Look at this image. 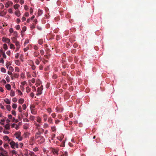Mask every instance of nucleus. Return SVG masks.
I'll list each match as a JSON object with an SVG mask.
<instances>
[{"instance_id":"obj_30","label":"nucleus","mask_w":156,"mask_h":156,"mask_svg":"<svg viewBox=\"0 0 156 156\" xmlns=\"http://www.w3.org/2000/svg\"><path fill=\"white\" fill-rule=\"evenodd\" d=\"M30 89L29 87H27L26 88V90L27 93H28L30 91Z\"/></svg>"},{"instance_id":"obj_23","label":"nucleus","mask_w":156,"mask_h":156,"mask_svg":"<svg viewBox=\"0 0 156 156\" xmlns=\"http://www.w3.org/2000/svg\"><path fill=\"white\" fill-rule=\"evenodd\" d=\"M5 128L7 129H10V126L9 124H6L5 126Z\"/></svg>"},{"instance_id":"obj_24","label":"nucleus","mask_w":156,"mask_h":156,"mask_svg":"<svg viewBox=\"0 0 156 156\" xmlns=\"http://www.w3.org/2000/svg\"><path fill=\"white\" fill-rule=\"evenodd\" d=\"M10 95L11 96H15V92L14 91H12V90L11 91Z\"/></svg>"},{"instance_id":"obj_55","label":"nucleus","mask_w":156,"mask_h":156,"mask_svg":"<svg viewBox=\"0 0 156 156\" xmlns=\"http://www.w3.org/2000/svg\"><path fill=\"white\" fill-rule=\"evenodd\" d=\"M12 152L13 154H17V152L15 150H12Z\"/></svg>"},{"instance_id":"obj_17","label":"nucleus","mask_w":156,"mask_h":156,"mask_svg":"<svg viewBox=\"0 0 156 156\" xmlns=\"http://www.w3.org/2000/svg\"><path fill=\"white\" fill-rule=\"evenodd\" d=\"M17 37H14L12 38V41L13 42L15 43V42H16L17 41H16L17 38Z\"/></svg>"},{"instance_id":"obj_44","label":"nucleus","mask_w":156,"mask_h":156,"mask_svg":"<svg viewBox=\"0 0 156 156\" xmlns=\"http://www.w3.org/2000/svg\"><path fill=\"white\" fill-rule=\"evenodd\" d=\"M18 110L20 112H22V108H21V106H19L18 107Z\"/></svg>"},{"instance_id":"obj_59","label":"nucleus","mask_w":156,"mask_h":156,"mask_svg":"<svg viewBox=\"0 0 156 156\" xmlns=\"http://www.w3.org/2000/svg\"><path fill=\"white\" fill-rule=\"evenodd\" d=\"M9 70H10L11 71H13V69L12 67V66H10V67H9Z\"/></svg>"},{"instance_id":"obj_60","label":"nucleus","mask_w":156,"mask_h":156,"mask_svg":"<svg viewBox=\"0 0 156 156\" xmlns=\"http://www.w3.org/2000/svg\"><path fill=\"white\" fill-rule=\"evenodd\" d=\"M0 62L1 63H3L4 62V60L2 58H1L0 60Z\"/></svg>"},{"instance_id":"obj_38","label":"nucleus","mask_w":156,"mask_h":156,"mask_svg":"<svg viewBox=\"0 0 156 156\" xmlns=\"http://www.w3.org/2000/svg\"><path fill=\"white\" fill-rule=\"evenodd\" d=\"M8 12L11 13H13L12 10V9L10 8L8 10Z\"/></svg>"},{"instance_id":"obj_36","label":"nucleus","mask_w":156,"mask_h":156,"mask_svg":"<svg viewBox=\"0 0 156 156\" xmlns=\"http://www.w3.org/2000/svg\"><path fill=\"white\" fill-rule=\"evenodd\" d=\"M4 147L5 148H7L9 147V146L7 144H4Z\"/></svg>"},{"instance_id":"obj_52","label":"nucleus","mask_w":156,"mask_h":156,"mask_svg":"<svg viewBox=\"0 0 156 156\" xmlns=\"http://www.w3.org/2000/svg\"><path fill=\"white\" fill-rule=\"evenodd\" d=\"M30 14H32L33 13V9L32 8H30Z\"/></svg>"},{"instance_id":"obj_63","label":"nucleus","mask_w":156,"mask_h":156,"mask_svg":"<svg viewBox=\"0 0 156 156\" xmlns=\"http://www.w3.org/2000/svg\"><path fill=\"white\" fill-rule=\"evenodd\" d=\"M6 80L8 82H9L10 81V79L8 76L6 77Z\"/></svg>"},{"instance_id":"obj_37","label":"nucleus","mask_w":156,"mask_h":156,"mask_svg":"<svg viewBox=\"0 0 156 156\" xmlns=\"http://www.w3.org/2000/svg\"><path fill=\"white\" fill-rule=\"evenodd\" d=\"M48 124L47 123H45L44 125V128H46L48 127Z\"/></svg>"},{"instance_id":"obj_11","label":"nucleus","mask_w":156,"mask_h":156,"mask_svg":"<svg viewBox=\"0 0 156 156\" xmlns=\"http://www.w3.org/2000/svg\"><path fill=\"white\" fill-rule=\"evenodd\" d=\"M14 136L16 138H18L20 136V133H16L14 134Z\"/></svg>"},{"instance_id":"obj_9","label":"nucleus","mask_w":156,"mask_h":156,"mask_svg":"<svg viewBox=\"0 0 156 156\" xmlns=\"http://www.w3.org/2000/svg\"><path fill=\"white\" fill-rule=\"evenodd\" d=\"M4 101L7 104H10L11 103L10 101L7 98L4 99Z\"/></svg>"},{"instance_id":"obj_28","label":"nucleus","mask_w":156,"mask_h":156,"mask_svg":"<svg viewBox=\"0 0 156 156\" xmlns=\"http://www.w3.org/2000/svg\"><path fill=\"white\" fill-rule=\"evenodd\" d=\"M1 70L2 72L4 73H5L6 72L5 69L3 67H2L1 68Z\"/></svg>"},{"instance_id":"obj_49","label":"nucleus","mask_w":156,"mask_h":156,"mask_svg":"<svg viewBox=\"0 0 156 156\" xmlns=\"http://www.w3.org/2000/svg\"><path fill=\"white\" fill-rule=\"evenodd\" d=\"M12 101L14 102H16L17 101V99L16 98H14L12 99Z\"/></svg>"},{"instance_id":"obj_3","label":"nucleus","mask_w":156,"mask_h":156,"mask_svg":"<svg viewBox=\"0 0 156 156\" xmlns=\"http://www.w3.org/2000/svg\"><path fill=\"white\" fill-rule=\"evenodd\" d=\"M13 4V3L12 1H8L5 4V7L6 8H8L10 5H12Z\"/></svg>"},{"instance_id":"obj_27","label":"nucleus","mask_w":156,"mask_h":156,"mask_svg":"<svg viewBox=\"0 0 156 156\" xmlns=\"http://www.w3.org/2000/svg\"><path fill=\"white\" fill-rule=\"evenodd\" d=\"M6 108L9 111H10L11 109V106L10 105H6Z\"/></svg>"},{"instance_id":"obj_64","label":"nucleus","mask_w":156,"mask_h":156,"mask_svg":"<svg viewBox=\"0 0 156 156\" xmlns=\"http://www.w3.org/2000/svg\"><path fill=\"white\" fill-rule=\"evenodd\" d=\"M0 156H8L7 155L4 154L2 153H0Z\"/></svg>"},{"instance_id":"obj_43","label":"nucleus","mask_w":156,"mask_h":156,"mask_svg":"<svg viewBox=\"0 0 156 156\" xmlns=\"http://www.w3.org/2000/svg\"><path fill=\"white\" fill-rule=\"evenodd\" d=\"M24 110L26 109L27 106L25 104H23L22 106Z\"/></svg>"},{"instance_id":"obj_57","label":"nucleus","mask_w":156,"mask_h":156,"mask_svg":"<svg viewBox=\"0 0 156 156\" xmlns=\"http://www.w3.org/2000/svg\"><path fill=\"white\" fill-rule=\"evenodd\" d=\"M19 53H17L15 55V58H18L19 56Z\"/></svg>"},{"instance_id":"obj_19","label":"nucleus","mask_w":156,"mask_h":156,"mask_svg":"<svg viewBox=\"0 0 156 156\" xmlns=\"http://www.w3.org/2000/svg\"><path fill=\"white\" fill-rule=\"evenodd\" d=\"M37 129H39V128H40V125H39V124H37V123L36 122H35V123H34Z\"/></svg>"},{"instance_id":"obj_51","label":"nucleus","mask_w":156,"mask_h":156,"mask_svg":"<svg viewBox=\"0 0 156 156\" xmlns=\"http://www.w3.org/2000/svg\"><path fill=\"white\" fill-rule=\"evenodd\" d=\"M15 70L16 72H18L19 71L20 69L18 67H16L15 68Z\"/></svg>"},{"instance_id":"obj_40","label":"nucleus","mask_w":156,"mask_h":156,"mask_svg":"<svg viewBox=\"0 0 156 156\" xmlns=\"http://www.w3.org/2000/svg\"><path fill=\"white\" fill-rule=\"evenodd\" d=\"M39 136L38 135H37L36 134H35V139H38V138H39L40 136Z\"/></svg>"},{"instance_id":"obj_32","label":"nucleus","mask_w":156,"mask_h":156,"mask_svg":"<svg viewBox=\"0 0 156 156\" xmlns=\"http://www.w3.org/2000/svg\"><path fill=\"white\" fill-rule=\"evenodd\" d=\"M17 107V105L16 104H13L12 105V107L13 109H16Z\"/></svg>"},{"instance_id":"obj_5","label":"nucleus","mask_w":156,"mask_h":156,"mask_svg":"<svg viewBox=\"0 0 156 156\" xmlns=\"http://www.w3.org/2000/svg\"><path fill=\"white\" fill-rule=\"evenodd\" d=\"M30 61L32 63L31 65H30V66H31V69L33 70H35L36 68V67L35 66V65L34 64L33 62L31 60H30Z\"/></svg>"},{"instance_id":"obj_45","label":"nucleus","mask_w":156,"mask_h":156,"mask_svg":"<svg viewBox=\"0 0 156 156\" xmlns=\"http://www.w3.org/2000/svg\"><path fill=\"white\" fill-rule=\"evenodd\" d=\"M3 58H6V56L5 54V53H3L2 54Z\"/></svg>"},{"instance_id":"obj_2","label":"nucleus","mask_w":156,"mask_h":156,"mask_svg":"<svg viewBox=\"0 0 156 156\" xmlns=\"http://www.w3.org/2000/svg\"><path fill=\"white\" fill-rule=\"evenodd\" d=\"M39 137L40 138L38 139L37 141L39 144H42L44 142L45 139L42 136H41Z\"/></svg>"},{"instance_id":"obj_6","label":"nucleus","mask_w":156,"mask_h":156,"mask_svg":"<svg viewBox=\"0 0 156 156\" xmlns=\"http://www.w3.org/2000/svg\"><path fill=\"white\" fill-rule=\"evenodd\" d=\"M3 139L5 141H8V143H9L10 141V140L9 139V137L7 136H3Z\"/></svg>"},{"instance_id":"obj_22","label":"nucleus","mask_w":156,"mask_h":156,"mask_svg":"<svg viewBox=\"0 0 156 156\" xmlns=\"http://www.w3.org/2000/svg\"><path fill=\"white\" fill-rule=\"evenodd\" d=\"M52 120H53V119L51 118V117H50L48 119V121L50 123H53Z\"/></svg>"},{"instance_id":"obj_46","label":"nucleus","mask_w":156,"mask_h":156,"mask_svg":"<svg viewBox=\"0 0 156 156\" xmlns=\"http://www.w3.org/2000/svg\"><path fill=\"white\" fill-rule=\"evenodd\" d=\"M5 121V120L4 119H2L1 120V121L0 122V124L1 125H3L4 124V122Z\"/></svg>"},{"instance_id":"obj_8","label":"nucleus","mask_w":156,"mask_h":156,"mask_svg":"<svg viewBox=\"0 0 156 156\" xmlns=\"http://www.w3.org/2000/svg\"><path fill=\"white\" fill-rule=\"evenodd\" d=\"M15 14L17 16L19 17L20 15V11L18 10L16 11L15 12Z\"/></svg>"},{"instance_id":"obj_1","label":"nucleus","mask_w":156,"mask_h":156,"mask_svg":"<svg viewBox=\"0 0 156 156\" xmlns=\"http://www.w3.org/2000/svg\"><path fill=\"white\" fill-rule=\"evenodd\" d=\"M11 145V148L13 149L15 148V147H16V148H18L19 147V145L17 144V143H15L13 141H12L9 143Z\"/></svg>"},{"instance_id":"obj_18","label":"nucleus","mask_w":156,"mask_h":156,"mask_svg":"<svg viewBox=\"0 0 156 156\" xmlns=\"http://www.w3.org/2000/svg\"><path fill=\"white\" fill-rule=\"evenodd\" d=\"M20 6V5L18 4H16L14 5V8L15 9H18Z\"/></svg>"},{"instance_id":"obj_16","label":"nucleus","mask_w":156,"mask_h":156,"mask_svg":"<svg viewBox=\"0 0 156 156\" xmlns=\"http://www.w3.org/2000/svg\"><path fill=\"white\" fill-rule=\"evenodd\" d=\"M26 27L25 26L23 27L22 28V30L21 32V33L22 34L26 30Z\"/></svg>"},{"instance_id":"obj_10","label":"nucleus","mask_w":156,"mask_h":156,"mask_svg":"<svg viewBox=\"0 0 156 156\" xmlns=\"http://www.w3.org/2000/svg\"><path fill=\"white\" fill-rule=\"evenodd\" d=\"M6 88L9 90L11 89V86L9 84H7L5 85Z\"/></svg>"},{"instance_id":"obj_13","label":"nucleus","mask_w":156,"mask_h":156,"mask_svg":"<svg viewBox=\"0 0 156 156\" xmlns=\"http://www.w3.org/2000/svg\"><path fill=\"white\" fill-rule=\"evenodd\" d=\"M44 120V122H46L47 119V115L46 114H44L43 115Z\"/></svg>"},{"instance_id":"obj_61","label":"nucleus","mask_w":156,"mask_h":156,"mask_svg":"<svg viewBox=\"0 0 156 156\" xmlns=\"http://www.w3.org/2000/svg\"><path fill=\"white\" fill-rule=\"evenodd\" d=\"M9 31L10 33H12L13 32V29L12 28H10L9 30Z\"/></svg>"},{"instance_id":"obj_58","label":"nucleus","mask_w":156,"mask_h":156,"mask_svg":"<svg viewBox=\"0 0 156 156\" xmlns=\"http://www.w3.org/2000/svg\"><path fill=\"white\" fill-rule=\"evenodd\" d=\"M33 150L34 151H37L38 150V148L37 147H36L33 149Z\"/></svg>"},{"instance_id":"obj_39","label":"nucleus","mask_w":156,"mask_h":156,"mask_svg":"<svg viewBox=\"0 0 156 156\" xmlns=\"http://www.w3.org/2000/svg\"><path fill=\"white\" fill-rule=\"evenodd\" d=\"M15 43L16 46L18 47L20 46L19 42L18 41H17L16 42H15Z\"/></svg>"},{"instance_id":"obj_47","label":"nucleus","mask_w":156,"mask_h":156,"mask_svg":"<svg viewBox=\"0 0 156 156\" xmlns=\"http://www.w3.org/2000/svg\"><path fill=\"white\" fill-rule=\"evenodd\" d=\"M12 114L13 115H14L15 116L16 115V114L15 111L14 110H12Z\"/></svg>"},{"instance_id":"obj_56","label":"nucleus","mask_w":156,"mask_h":156,"mask_svg":"<svg viewBox=\"0 0 156 156\" xmlns=\"http://www.w3.org/2000/svg\"><path fill=\"white\" fill-rule=\"evenodd\" d=\"M37 20L36 19H35L34 21V22L33 23V24H35L37 23Z\"/></svg>"},{"instance_id":"obj_21","label":"nucleus","mask_w":156,"mask_h":156,"mask_svg":"<svg viewBox=\"0 0 156 156\" xmlns=\"http://www.w3.org/2000/svg\"><path fill=\"white\" fill-rule=\"evenodd\" d=\"M52 151L54 154H57L58 151V150L55 149H53L52 150Z\"/></svg>"},{"instance_id":"obj_35","label":"nucleus","mask_w":156,"mask_h":156,"mask_svg":"<svg viewBox=\"0 0 156 156\" xmlns=\"http://www.w3.org/2000/svg\"><path fill=\"white\" fill-rule=\"evenodd\" d=\"M13 34L15 37H17L18 34H17V33L16 31H14L13 33Z\"/></svg>"},{"instance_id":"obj_34","label":"nucleus","mask_w":156,"mask_h":156,"mask_svg":"<svg viewBox=\"0 0 156 156\" xmlns=\"http://www.w3.org/2000/svg\"><path fill=\"white\" fill-rule=\"evenodd\" d=\"M51 129L53 131H55L56 130L55 127V126H52L51 127Z\"/></svg>"},{"instance_id":"obj_29","label":"nucleus","mask_w":156,"mask_h":156,"mask_svg":"<svg viewBox=\"0 0 156 156\" xmlns=\"http://www.w3.org/2000/svg\"><path fill=\"white\" fill-rule=\"evenodd\" d=\"M41 119L40 117H38L37 118V122L41 123Z\"/></svg>"},{"instance_id":"obj_50","label":"nucleus","mask_w":156,"mask_h":156,"mask_svg":"<svg viewBox=\"0 0 156 156\" xmlns=\"http://www.w3.org/2000/svg\"><path fill=\"white\" fill-rule=\"evenodd\" d=\"M35 63L37 65H38L39 64L40 62L38 59H36L35 61Z\"/></svg>"},{"instance_id":"obj_25","label":"nucleus","mask_w":156,"mask_h":156,"mask_svg":"<svg viewBox=\"0 0 156 156\" xmlns=\"http://www.w3.org/2000/svg\"><path fill=\"white\" fill-rule=\"evenodd\" d=\"M3 48L5 50H6L8 49V46L6 44H4L3 46Z\"/></svg>"},{"instance_id":"obj_4","label":"nucleus","mask_w":156,"mask_h":156,"mask_svg":"<svg viewBox=\"0 0 156 156\" xmlns=\"http://www.w3.org/2000/svg\"><path fill=\"white\" fill-rule=\"evenodd\" d=\"M2 41H3L7 43L9 42L10 41V40L9 39L4 37H2Z\"/></svg>"},{"instance_id":"obj_62","label":"nucleus","mask_w":156,"mask_h":156,"mask_svg":"<svg viewBox=\"0 0 156 156\" xmlns=\"http://www.w3.org/2000/svg\"><path fill=\"white\" fill-rule=\"evenodd\" d=\"M29 49L28 47H27L26 48L24 49V51L25 52L26 51Z\"/></svg>"},{"instance_id":"obj_41","label":"nucleus","mask_w":156,"mask_h":156,"mask_svg":"<svg viewBox=\"0 0 156 156\" xmlns=\"http://www.w3.org/2000/svg\"><path fill=\"white\" fill-rule=\"evenodd\" d=\"M13 76L15 78H17L19 76V74L17 73H14L13 75Z\"/></svg>"},{"instance_id":"obj_48","label":"nucleus","mask_w":156,"mask_h":156,"mask_svg":"<svg viewBox=\"0 0 156 156\" xmlns=\"http://www.w3.org/2000/svg\"><path fill=\"white\" fill-rule=\"evenodd\" d=\"M47 110L48 113H50L51 112V108H48L47 109Z\"/></svg>"},{"instance_id":"obj_20","label":"nucleus","mask_w":156,"mask_h":156,"mask_svg":"<svg viewBox=\"0 0 156 156\" xmlns=\"http://www.w3.org/2000/svg\"><path fill=\"white\" fill-rule=\"evenodd\" d=\"M39 55V53L38 52H35L34 53V55L35 57Z\"/></svg>"},{"instance_id":"obj_7","label":"nucleus","mask_w":156,"mask_h":156,"mask_svg":"<svg viewBox=\"0 0 156 156\" xmlns=\"http://www.w3.org/2000/svg\"><path fill=\"white\" fill-rule=\"evenodd\" d=\"M34 141V138L33 137L31 138L30 140V144L31 145H34L33 141Z\"/></svg>"},{"instance_id":"obj_14","label":"nucleus","mask_w":156,"mask_h":156,"mask_svg":"<svg viewBox=\"0 0 156 156\" xmlns=\"http://www.w3.org/2000/svg\"><path fill=\"white\" fill-rule=\"evenodd\" d=\"M43 13V11L40 9H39L38 12V16H41Z\"/></svg>"},{"instance_id":"obj_42","label":"nucleus","mask_w":156,"mask_h":156,"mask_svg":"<svg viewBox=\"0 0 156 156\" xmlns=\"http://www.w3.org/2000/svg\"><path fill=\"white\" fill-rule=\"evenodd\" d=\"M10 48L11 49H14L15 48L14 45L12 44H11L10 45Z\"/></svg>"},{"instance_id":"obj_53","label":"nucleus","mask_w":156,"mask_h":156,"mask_svg":"<svg viewBox=\"0 0 156 156\" xmlns=\"http://www.w3.org/2000/svg\"><path fill=\"white\" fill-rule=\"evenodd\" d=\"M40 52L41 54L42 55H43L44 54V51L43 50H41L40 51Z\"/></svg>"},{"instance_id":"obj_54","label":"nucleus","mask_w":156,"mask_h":156,"mask_svg":"<svg viewBox=\"0 0 156 156\" xmlns=\"http://www.w3.org/2000/svg\"><path fill=\"white\" fill-rule=\"evenodd\" d=\"M16 30H19L20 29V26L17 25L16 26Z\"/></svg>"},{"instance_id":"obj_33","label":"nucleus","mask_w":156,"mask_h":156,"mask_svg":"<svg viewBox=\"0 0 156 156\" xmlns=\"http://www.w3.org/2000/svg\"><path fill=\"white\" fill-rule=\"evenodd\" d=\"M39 44H41L43 43V41L42 39H40L38 41Z\"/></svg>"},{"instance_id":"obj_31","label":"nucleus","mask_w":156,"mask_h":156,"mask_svg":"<svg viewBox=\"0 0 156 156\" xmlns=\"http://www.w3.org/2000/svg\"><path fill=\"white\" fill-rule=\"evenodd\" d=\"M29 43V41L28 40V39H27V40H25V42L24 44V46H25V45H26V44H28Z\"/></svg>"},{"instance_id":"obj_12","label":"nucleus","mask_w":156,"mask_h":156,"mask_svg":"<svg viewBox=\"0 0 156 156\" xmlns=\"http://www.w3.org/2000/svg\"><path fill=\"white\" fill-rule=\"evenodd\" d=\"M43 90V86H41L40 87H38L37 88V92H42V91Z\"/></svg>"},{"instance_id":"obj_15","label":"nucleus","mask_w":156,"mask_h":156,"mask_svg":"<svg viewBox=\"0 0 156 156\" xmlns=\"http://www.w3.org/2000/svg\"><path fill=\"white\" fill-rule=\"evenodd\" d=\"M24 99L22 98L20 99L18 101L19 103L20 104H23L24 102Z\"/></svg>"},{"instance_id":"obj_26","label":"nucleus","mask_w":156,"mask_h":156,"mask_svg":"<svg viewBox=\"0 0 156 156\" xmlns=\"http://www.w3.org/2000/svg\"><path fill=\"white\" fill-rule=\"evenodd\" d=\"M31 112L32 114L35 115L36 114V112L34 109L31 110Z\"/></svg>"}]
</instances>
